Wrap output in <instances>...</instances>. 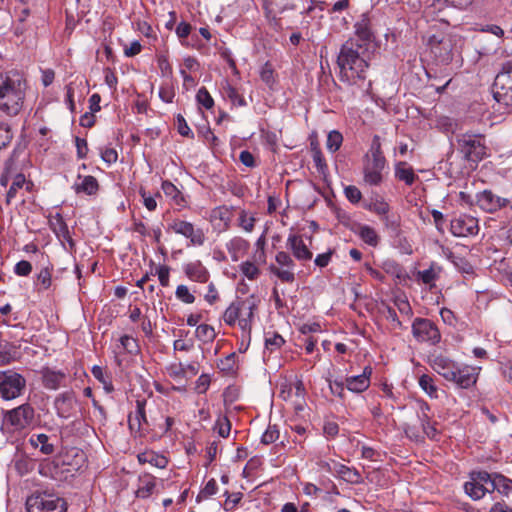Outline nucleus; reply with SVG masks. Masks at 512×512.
I'll use <instances>...</instances> for the list:
<instances>
[{
	"label": "nucleus",
	"instance_id": "f257e3e1",
	"mask_svg": "<svg viewBox=\"0 0 512 512\" xmlns=\"http://www.w3.org/2000/svg\"><path fill=\"white\" fill-rule=\"evenodd\" d=\"M375 50L361 46L356 40L345 41L337 57L340 80L349 85H360L366 80V72Z\"/></svg>",
	"mask_w": 512,
	"mask_h": 512
},
{
	"label": "nucleus",
	"instance_id": "f03ea898",
	"mask_svg": "<svg viewBox=\"0 0 512 512\" xmlns=\"http://www.w3.org/2000/svg\"><path fill=\"white\" fill-rule=\"evenodd\" d=\"M26 90L24 73L10 70L0 74V116H17L23 109Z\"/></svg>",
	"mask_w": 512,
	"mask_h": 512
},
{
	"label": "nucleus",
	"instance_id": "7ed1b4c3",
	"mask_svg": "<svg viewBox=\"0 0 512 512\" xmlns=\"http://www.w3.org/2000/svg\"><path fill=\"white\" fill-rule=\"evenodd\" d=\"M386 166V159L381 149L380 137L375 135L369 152L364 157L363 174L365 183L378 186L383 181L382 172Z\"/></svg>",
	"mask_w": 512,
	"mask_h": 512
},
{
	"label": "nucleus",
	"instance_id": "20e7f679",
	"mask_svg": "<svg viewBox=\"0 0 512 512\" xmlns=\"http://www.w3.org/2000/svg\"><path fill=\"white\" fill-rule=\"evenodd\" d=\"M458 151L463 158L475 164H478L488 156V148L485 142V136L474 133H461L456 136Z\"/></svg>",
	"mask_w": 512,
	"mask_h": 512
},
{
	"label": "nucleus",
	"instance_id": "39448f33",
	"mask_svg": "<svg viewBox=\"0 0 512 512\" xmlns=\"http://www.w3.org/2000/svg\"><path fill=\"white\" fill-rule=\"evenodd\" d=\"M254 309V303L249 301L232 302L223 314L224 322L233 326L238 321L241 330L250 336Z\"/></svg>",
	"mask_w": 512,
	"mask_h": 512
},
{
	"label": "nucleus",
	"instance_id": "423d86ee",
	"mask_svg": "<svg viewBox=\"0 0 512 512\" xmlns=\"http://www.w3.org/2000/svg\"><path fill=\"white\" fill-rule=\"evenodd\" d=\"M494 99L512 112V60L502 65L501 71L496 75L493 83Z\"/></svg>",
	"mask_w": 512,
	"mask_h": 512
},
{
	"label": "nucleus",
	"instance_id": "0eeeda50",
	"mask_svg": "<svg viewBox=\"0 0 512 512\" xmlns=\"http://www.w3.org/2000/svg\"><path fill=\"white\" fill-rule=\"evenodd\" d=\"M27 512H66V502L57 495L35 493L26 500Z\"/></svg>",
	"mask_w": 512,
	"mask_h": 512
},
{
	"label": "nucleus",
	"instance_id": "6e6552de",
	"mask_svg": "<svg viewBox=\"0 0 512 512\" xmlns=\"http://www.w3.org/2000/svg\"><path fill=\"white\" fill-rule=\"evenodd\" d=\"M26 388V379L14 370L0 372V397L13 400L21 396Z\"/></svg>",
	"mask_w": 512,
	"mask_h": 512
},
{
	"label": "nucleus",
	"instance_id": "1a4fd4ad",
	"mask_svg": "<svg viewBox=\"0 0 512 512\" xmlns=\"http://www.w3.org/2000/svg\"><path fill=\"white\" fill-rule=\"evenodd\" d=\"M35 418V410L29 403L4 412L3 426L9 425L13 431H20L29 427Z\"/></svg>",
	"mask_w": 512,
	"mask_h": 512
},
{
	"label": "nucleus",
	"instance_id": "9d476101",
	"mask_svg": "<svg viewBox=\"0 0 512 512\" xmlns=\"http://www.w3.org/2000/svg\"><path fill=\"white\" fill-rule=\"evenodd\" d=\"M348 40H356L361 46L373 49L376 51V32L371 16L368 13H363L354 24V37Z\"/></svg>",
	"mask_w": 512,
	"mask_h": 512
},
{
	"label": "nucleus",
	"instance_id": "9b49d317",
	"mask_svg": "<svg viewBox=\"0 0 512 512\" xmlns=\"http://www.w3.org/2000/svg\"><path fill=\"white\" fill-rule=\"evenodd\" d=\"M428 46L436 61L448 64L452 60V51L455 46L454 37L447 34H434L429 37Z\"/></svg>",
	"mask_w": 512,
	"mask_h": 512
},
{
	"label": "nucleus",
	"instance_id": "f8f14e48",
	"mask_svg": "<svg viewBox=\"0 0 512 512\" xmlns=\"http://www.w3.org/2000/svg\"><path fill=\"white\" fill-rule=\"evenodd\" d=\"M295 262L289 253L279 251L275 256V263L269 267L270 272L284 283H293L295 281Z\"/></svg>",
	"mask_w": 512,
	"mask_h": 512
},
{
	"label": "nucleus",
	"instance_id": "ddd939ff",
	"mask_svg": "<svg viewBox=\"0 0 512 512\" xmlns=\"http://www.w3.org/2000/svg\"><path fill=\"white\" fill-rule=\"evenodd\" d=\"M412 334L417 341L437 344L440 342L441 334L438 327L427 318H415L412 323Z\"/></svg>",
	"mask_w": 512,
	"mask_h": 512
},
{
	"label": "nucleus",
	"instance_id": "4468645a",
	"mask_svg": "<svg viewBox=\"0 0 512 512\" xmlns=\"http://www.w3.org/2000/svg\"><path fill=\"white\" fill-rule=\"evenodd\" d=\"M510 203V199L501 197L489 189L476 194V205L486 213L494 214L508 207Z\"/></svg>",
	"mask_w": 512,
	"mask_h": 512
},
{
	"label": "nucleus",
	"instance_id": "2eb2a0df",
	"mask_svg": "<svg viewBox=\"0 0 512 512\" xmlns=\"http://www.w3.org/2000/svg\"><path fill=\"white\" fill-rule=\"evenodd\" d=\"M168 231L180 234L190 240V244L194 246H202L205 242V235L200 228H195L190 222L174 219L168 224Z\"/></svg>",
	"mask_w": 512,
	"mask_h": 512
},
{
	"label": "nucleus",
	"instance_id": "dca6fc26",
	"mask_svg": "<svg viewBox=\"0 0 512 512\" xmlns=\"http://www.w3.org/2000/svg\"><path fill=\"white\" fill-rule=\"evenodd\" d=\"M479 229L478 219L467 214H461L450 221V232L455 237L475 236Z\"/></svg>",
	"mask_w": 512,
	"mask_h": 512
},
{
	"label": "nucleus",
	"instance_id": "f3484780",
	"mask_svg": "<svg viewBox=\"0 0 512 512\" xmlns=\"http://www.w3.org/2000/svg\"><path fill=\"white\" fill-rule=\"evenodd\" d=\"M78 400L73 391H65L58 394L54 400V408L57 416L68 419L74 416Z\"/></svg>",
	"mask_w": 512,
	"mask_h": 512
},
{
	"label": "nucleus",
	"instance_id": "a211bd4d",
	"mask_svg": "<svg viewBox=\"0 0 512 512\" xmlns=\"http://www.w3.org/2000/svg\"><path fill=\"white\" fill-rule=\"evenodd\" d=\"M480 368L469 365L455 367V379H449L461 389H469L477 382Z\"/></svg>",
	"mask_w": 512,
	"mask_h": 512
},
{
	"label": "nucleus",
	"instance_id": "6ab92c4d",
	"mask_svg": "<svg viewBox=\"0 0 512 512\" xmlns=\"http://www.w3.org/2000/svg\"><path fill=\"white\" fill-rule=\"evenodd\" d=\"M432 369L444 379H455V367L457 363L442 354H432L429 358Z\"/></svg>",
	"mask_w": 512,
	"mask_h": 512
},
{
	"label": "nucleus",
	"instance_id": "aec40b11",
	"mask_svg": "<svg viewBox=\"0 0 512 512\" xmlns=\"http://www.w3.org/2000/svg\"><path fill=\"white\" fill-rule=\"evenodd\" d=\"M42 385L49 390H57L66 386L67 373L49 367H43L40 371Z\"/></svg>",
	"mask_w": 512,
	"mask_h": 512
},
{
	"label": "nucleus",
	"instance_id": "412c9836",
	"mask_svg": "<svg viewBox=\"0 0 512 512\" xmlns=\"http://www.w3.org/2000/svg\"><path fill=\"white\" fill-rule=\"evenodd\" d=\"M286 247L291 250L293 256L299 261H309L313 254L304 243L302 236L290 234L287 238Z\"/></svg>",
	"mask_w": 512,
	"mask_h": 512
},
{
	"label": "nucleus",
	"instance_id": "4be33fe9",
	"mask_svg": "<svg viewBox=\"0 0 512 512\" xmlns=\"http://www.w3.org/2000/svg\"><path fill=\"white\" fill-rule=\"evenodd\" d=\"M371 367L364 368L363 373L345 378L346 389L353 393H362L370 386Z\"/></svg>",
	"mask_w": 512,
	"mask_h": 512
},
{
	"label": "nucleus",
	"instance_id": "5701e85b",
	"mask_svg": "<svg viewBox=\"0 0 512 512\" xmlns=\"http://www.w3.org/2000/svg\"><path fill=\"white\" fill-rule=\"evenodd\" d=\"M183 271L188 279L198 283H206L210 277L209 271L200 260L185 264Z\"/></svg>",
	"mask_w": 512,
	"mask_h": 512
},
{
	"label": "nucleus",
	"instance_id": "b1692460",
	"mask_svg": "<svg viewBox=\"0 0 512 512\" xmlns=\"http://www.w3.org/2000/svg\"><path fill=\"white\" fill-rule=\"evenodd\" d=\"M332 469L334 470L335 475L347 483L354 485L363 483V478L360 472L354 467H348L344 464L333 461Z\"/></svg>",
	"mask_w": 512,
	"mask_h": 512
},
{
	"label": "nucleus",
	"instance_id": "393cba45",
	"mask_svg": "<svg viewBox=\"0 0 512 512\" xmlns=\"http://www.w3.org/2000/svg\"><path fill=\"white\" fill-rule=\"evenodd\" d=\"M145 400L136 401V411L134 415H130L128 419L129 429L131 431L140 432L144 424H148L145 414Z\"/></svg>",
	"mask_w": 512,
	"mask_h": 512
},
{
	"label": "nucleus",
	"instance_id": "a878e982",
	"mask_svg": "<svg viewBox=\"0 0 512 512\" xmlns=\"http://www.w3.org/2000/svg\"><path fill=\"white\" fill-rule=\"evenodd\" d=\"M156 487V478L151 474H144L138 478V487L135 492L137 498L146 499L152 495Z\"/></svg>",
	"mask_w": 512,
	"mask_h": 512
},
{
	"label": "nucleus",
	"instance_id": "bb28decb",
	"mask_svg": "<svg viewBox=\"0 0 512 512\" xmlns=\"http://www.w3.org/2000/svg\"><path fill=\"white\" fill-rule=\"evenodd\" d=\"M395 177L408 186H411L418 179L413 168L407 162L402 161L395 164Z\"/></svg>",
	"mask_w": 512,
	"mask_h": 512
},
{
	"label": "nucleus",
	"instance_id": "cd10ccee",
	"mask_svg": "<svg viewBox=\"0 0 512 512\" xmlns=\"http://www.w3.org/2000/svg\"><path fill=\"white\" fill-rule=\"evenodd\" d=\"M78 179L81 180L79 183L74 184V189L76 193H85L87 195H95L99 190V184L97 179L94 176L88 175L78 176Z\"/></svg>",
	"mask_w": 512,
	"mask_h": 512
},
{
	"label": "nucleus",
	"instance_id": "c85d7f7f",
	"mask_svg": "<svg viewBox=\"0 0 512 512\" xmlns=\"http://www.w3.org/2000/svg\"><path fill=\"white\" fill-rule=\"evenodd\" d=\"M30 444L34 448H38L44 455H51L55 451V446L50 442V437L46 434L32 435L29 439Z\"/></svg>",
	"mask_w": 512,
	"mask_h": 512
},
{
	"label": "nucleus",
	"instance_id": "c756f323",
	"mask_svg": "<svg viewBox=\"0 0 512 512\" xmlns=\"http://www.w3.org/2000/svg\"><path fill=\"white\" fill-rule=\"evenodd\" d=\"M226 248L233 261H238L249 248V242L242 237H234L227 244Z\"/></svg>",
	"mask_w": 512,
	"mask_h": 512
},
{
	"label": "nucleus",
	"instance_id": "7c9ffc66",
	"mask_svg": "<svg viewBox=\"0 0 512 512\" xmlns=\"http://www.w3.org/2000/svg\"><path fill=\"white\" fill-rule=\"evenodd\" d=\"M429 411L430 407L426 402L419 403L418 418L421 426L428 437H434L436 429L431 425Z\"/></svg>",
	"mask_w": 512,
	"mask_h": 512
},
{
	"label": "nucleus",
	"instance_id": "2f4dec72",
	"mask_svg": "<svg viewBox=\"0 0 512 512\" xmlns=\"http://www.w3.org/2000/svg\"><path fill=\"white\" fill-rule=\"evenodd\" d=\"M464 489L466 494H468L474 500L481 499L486 493L493 492V490L488 488V486H482L473 479L465 483Z\"/></svg>",
	"mask_w": 512,
	"mask_h": 512
},
{
	"label": "nucleus",
	"instance_id": "473e14b6",
	"mask_svg": "<svg viewBox=\"0 0 512 512\" xmlns=\"http://www.w3.org/2000/svg\"><path fill=\"white\" fill-rule=\"evenodd\" d=\"M18 348L10 343L0 344V366L8 365L18 358Z\"/></svg>",
	"mask_w": 512,
	"mask_h": 512
},
{
	"label": "nucleus",
	"instance_id": "72a5a7b5",
	"mask_svg": "<svg viewBox=\"0 0 512 512\" xmlns=\"http://www.w3.org/2000/svg\"><path fill=\"white\" fill-rule=\"evenodd\" d=\"M359 236L361 239L372 247H376L379 243V236L374 228L362 225L359 229Z\"/></svg>",
	"mask_w": 512,
	"mask_h": 512
},
{
	"label": "nucleus",
	"instance_id": "f704fd0d",
	"mask_svg": "<svg viewBox=\"0 0 512 512\" xmlns=\"http://www.w3.org/2000/svg\"><path fill=\"white\" fill-rule=\"evenodd\" d=\"M196 337L198 340L203 343H210L216 337V332L214 328L208 324H200L196 327L195 331Z\"/></svg>",
	"mask_w": 512,
	"mask_h": 512
},
{
	"label": "nucleus",
	"instance_id": "c9c22d12",
	"mask_svg": "<svg viewBox=\"0 0 512 512\" xmlns=\"http://www.w3.org/2000/svg\"><path fill=\"white\" fill-rule=\"evenodd\" d=\"M222 92H223V95L226 98H228L232 104L238 105V106L246 105L244 98L238 93L236 88H234L232 85H230L227 81L225 82V85H223Z\"/></svg>",
	"mask_w": 512,
	"mask_h": 512
},
{
	"label": "nucleus",
	"instance_id": "e433bc0d",
	"mask_svg": "<svg viewBox=\"0 0 512 512\" xmlns=\"http://www.w3.org/2000/svg\"><path fill=\"white\" fill-rule=\"evenodd\" d=\"M138 461L140 463H150L158 468H165L168 461L164 456L157 455V454H147V453H141L138 455Z\"/></svg>",
	"mask_w": 512,
	"mask_h": 512
},
{
	"label": "nucleus",
	"instance_id": "4c0bfd02",
	"mask_svg": "<svg viewBox=\"0 0 512 512\" xmlns=\"http://www.w3.org/2000/svg\"><path fill=\"white\" fill-rule=\"evenodd\" d=\"M512 488V480L506 478L503 475L495 474L494 483H492L491 489L498 490L500 493L508 494Z\"/></svg>",
	"mask_w": 512,
	"mask_h": 512
},
{
	"label": "nucleus",
	"instance_id": "58836bf2",
	"mask_svg": "<svg viewBox=\"0 0 512 512\" xmlns=\"http://www.w3.org/2000/svg\"><path fill=\"white\" fill-rule=\"evenodd\" d=\"M256 218L249 214L246 210L239 212L238 226L245 232H252L255 226Z\"/></svg>",
	"mask_w": 512,
	"mask_h": 512
},
{
	"label": "nucleus",
	"instance_id": "ea45409f",
	"mask_svg": "<svg viewBox=\"0 0 512 512\" xmlns=\"http://www.w3.org/2000/svg\"><path fill=\"white\" fill-rule=\"evenodd\" d=\"M342 142V134L337 130H332L328 133L326 147L330 152L334 153L340 149Z\"/></svg>",
	"mask_w": 512,
	"mask_h": 512
},
{
	"label": "nucleus",
	"instance_id": "a19ab883",
	"mask_svg": "<svg viewBox=\"0 0 512 512\" xmlns=\"http://www.w3.org/2000/svg\"><path fill=\"white\" fill-rule=\"evenodd\" d=\"M26 179L23 174H17L7 192L6 202L10 204L11 201L16 197L18 190H20L25 184Z\"/></svg>",
	"mask_w": 512,
	"mask_h": 512
},
{
	"label": "nucleus",
	"instance_id": "79ce46f5",
	"mask_svg": "<svg viewBox=\"0 0 512 512\" xmlns=\"http://www.w3.org/2000/svg\"><path fill=\"white\" fill-rule=\"evenodd\" d=\"M52 283V275L49 268L45 267L37 274L35 285L39 286L38 290H47Z\"/></svg>",
	"mask_w": 512,
	"mask_h": 512
},
{
	"label": "nucleus",
	"instance_id": "37998d69",
	"mask_svg": "<svg viewBox=\"0 0 512 512\" xmlns=\"http://www.w3.org/2000/svg\"><path fill=\"white\" fill-rule=\"evenodd\" d=\"M284 342L283 337L278 333H267L265 336V348L271 352L281 348Z\"/></svg>",
	"mask_w": 512,
	"mask_h": 512
},
{
	"label": "nucleus",
	"instance_id": "c03bdc74",
	"mask_svg": "<svg viewBox=\"0 0 512 512\" xmlns=\"http://www.w3.org/2000/svg\"><path fill=\"white\" fill-rule=\"evenodd\" d=\"M240 271L249 280H256L260 275V270L255 263L251 261H245L240 265Z\"/></svg>",
	"mask_w": 512,
	"mask_h": 512
},
{
	"label": "nucleus",
	"instance_id": "a18cd8bd",
	"mask_svg": "<svg viewBox=\"0 0 512 512\" xmlns=\"http://www.w3.org/2000/svg\"><path fill=\"white\" fill-rule=\"evenodd\" d=\"M419 385L430 397H437V387L429 375L423 374L419 378Z\"/></svg>",
	"mask_w": 512,
	"mask_h": 512
},
{
	"label": "nucleus",
	"instance_id": "49530a36",
	"mask_svg": "<svg viewBox=\"0 0 512 512\" xmlns=\"http://www.w3.org/2000/svg\"><path fill=\"white\" fill-rule=\"evenodd\" d=\"M120 343L123 349L129 354L135 355L140 351L137 340L129 335L122 336L120 338Z\"/></svg>",
	"mask_w": 512,
	"mask_h": 512
},
{
	"label": "nucleus",
	"instance_id": "de8ad7c7",
	"mask_svg": "<svg viewBox=\"0 0 512 512\" xmlns=\"http://www.w3.org/2000/svg\"><path fill=\"white\" fill-rule=\"evenodd\" d=\"M198 104L206 109H211L214 106V100L205 87H201L196 94Z\"/></svg>",
	"mask_w": 512,
	"mask_h": 512
},
{
	"label": "nucleus",
	"instance_id": "09e8293b",
	"mask_svg": "<svg viewBox=\"0 0 512 512\" xmlns=\"http://www.w3.org/2000/svg\"><path fill=\"white\" fill-rule=\"evenodd\" d=\"M231 210L232 207H217L213 210V217L221 220L224 223L225 228H228L231 222Z\"/></svg>",
	"mask_w": 512,
	"mask_h": 512
},
{
	"label": "nucleus",
	"instance_id": "8fccbe9b",
	"mask_svg": "<svg viewBox=\"0 0 512 512\" xmlns=\"http://www.w3.org/2000/svg\"><path fill=\"white\" fill-rule=\"evenodd\" d=\"M178 300L185 304H192L195 302V296L189 291L186 285H178L175 291Z\"/></svg>",
	"mask_w": 512,
	"mask_h": 512
},
{
	"label": "nucleus",
	"instance_id": "3c124183",
	"mask_svg": "<svg viewBox=\"0 0 512 512\" xmlns=\"http://www.w3.org/2000/svg\"><path fill=\"white\" fill-rule=\"evenodd\" d=\"M312 158H313V162L319 172L324 173L328 169L325 158H324L322 151L319 147L312 148Z\"/></svg>",
	"mask_w": 512,
	"mask_h": 512
},
{
	"label": "nucleus",
	"instance_id": "603ef678",
	"mask_svg": "<svg viewBox=\"0 0 512 512\" xmlns=\"http://www.w3.org/2000/svg\"><path fill=\"white\" fill-rule=\"evenodd\" d=\"M328 382H329V388H330L331 393L341 399H344L345 388H346L345 380L343 381V380H338V379H335V380L328 379Z\"/></svg>",
	"mask_w": 512,
	"mask_h": 512
},
{
	"label": "nucleus",
	"instance_id": "864d4df0",
	"mask_svg": "<svg viewBox=\"0 0 512 512\" xmlns=\"http://www.w3.org/2000/svg\"><path fill=\"white\" fill-rule=\"evenodd\" d=\"M365 207L378 215H383L384 217L388 214L390 209L389 204L384 200H376L368 205H365Z\"/></svg>",
	"mask_w": 512,
	"mask_h": 512
},
{
	"label": "nucleus",
	"instance_id": "5fc2aeb1",
	"mask_svg": "<svg viewBox=\"0 0 512 512\" xmlns=\"http://www.w3.org/2000/svg\"><path fill=\"white\" fill-rule=\"evenodd\" d=\"M279 438V430L276 425H269L261 437L263 444L274 443Z\"/></svg>",
	"mask_w": 512,
	"mask_h": 512
},
{
	"label": "nucleus",
	"instance_id": "6e6d98bb",
	"mask_svg": "<svg viewBox=\"0 0 512 512\" xmlns=\"http://www.w3.org/2000/svg\"><path fill=\"white\" fill-rule=\"evenodd\" d=\"M471 479H473L474 481H476L478 484H480L482 486H485V484L492 485V483H494V475H491L486 471L473 472L471 474Z\"/></svg>",
	"mask_w": 512,
	"mask_h": 512
},
{
	"label": "nucleus",
	"instance_id": "4d7b16f0",
	"mask_svg": "<svg viewBox=\"0 0 512 512\" xmlns=\"http://www.w3.org/2000/svg\"><path fill=\"white\" fill-rule=\"evenodd\" d=\"M344 193L346 198L353 204L358 203L362 198L361 191L354 185L346 186Z\"/></svg>",
	"mask_w": 512,
	"mask_h": 512
},
{
	"label": "nucleus",
	"instance_id": "13d9d810",
	"mask_svg": "<svg viewBox=\"0 0 512 512\" xmlns=\"http://www.w3.org/2000/svg\"><path fill=\"white\" fill-rule=\"evenodd\" d=\"M176 121H177V130L180 135L185 136V137H193V133L191 132L185 118L181 114L177 115Z\"/></svg>",
	"mask_w": 512,
	"mask_h": 512
},
{
	"label": "nucleus",
	"instance_id": "bf43d9fd",
	"mask_svg": "<svg viewBox=\"0 0 512 512\" xmlns=\"http://www.w3.org/2000/svg\"><path fill=\"white\" fill-rule=\"evenodd\" d=\"M31 271L32 265L29 261L26 260L19 261L14 267V272L18 276H28Z\"/></svg>",
	"mask_w": 512,
	"mask_h": 512
},
{
	"label": "nucleus",
	"instance_id": "052dcab7",
	"mask_svg": "<svg viewBox=\"0 0 512 512\" xmlns=\"http://www.w3.org/2000/svg\"><path fill=\"white\" fill-rule=\"evenodd\" d=\"M217 429H218V434L221 437L226 438V437L229 436L230 430H231V424H230V421L228 420L227 417H223L221 419H218V421H217Z\"/></svg>",
	"mask_w": 512,
	"mask_h": 512
},
{
	"label": "nucleus",
	"instance_id": "680f3d73",
	"mask_svg": "<svg viewBox=\"0 0 512 512\" xmlns=\"http://www.w3.org/2000/svg\"><path fill=\"white\" fill-rule=\"evenodd\" d=\"M162 190L166 196H169L175 200L180 195V191L177 189V187L168 180L162 182Z\"/></svg>",
	"mask_w": 512,
	"mask_h": 512
},
{
	"label": "nucleus",
	"instance_id": "e2e57ef3",
	"mask_svg": "<svg viewBox=\"0 0 512 512\" xmlns=\"http://www.w3.org/2000/svg\"><path fill=\"white\" fill-rule=\"evenodd\" d=\"M160 284L163 287L169 285L170 268L166 265L159 266L156 271Z\"/></svg>",
	"mask_w": 512,
	"mask_h": 512
},
{
	"label": "nucleus",
	"instance_id": "0e129e2a",
	"mask_svg": "<svg viewBox=\"0 0 512 512\" xmlns=\"http://www.w3.org/2000/svg\"><path fill=\"white\" fill-rule=\"evenodd\" d=\"M217 492V483L215 479H210L205 487L201 490L200 494L198 495V498L200 497H210L214 495Z\"/></svg>",
	"mask_w": 512,
	"mask_h": 512
},
{
	"label": "nucleus",
	"instance_id": "69168bd1",
	"mask_svg": "<svg viewBox=\"0 0 512 512\" xmlns=\"http://www.w3.org/2000/svg\"><path fill=\"white\" fill-rule=\"evenodd\" d=\"M418 277L424 284H431L436 279L437 274L434 269L430 267L429 269L419 271Z\"/></svg>",
	"mask_w": 512,
	"mask_h": 512
},
{
	"label": "nucleus",
	"instance_id": "338daca9",
	"mask_svg": "<svg viewBox=\"0 0 512 512\" xmlns=\"http://www.w3.org/2000/svg\"><path fill=\"white\" fill-rule=\"evenodd\" d=\"M75 145H76V148H77V156H78V158H80V159L85 158L87 153H88V144H87L86 139L80 138V137H76L75 138Z\"/></svg>",
	"mask_w": 512,
	"mask_h": 512
},
{
	"label": "nucleus",
	"instance_id": "774afa93",
	"mask_svg": "<svg viewBox=\"0 0 512 512\" xmlns=\"http://www.w3.org/2000/svg\"><path fill=\"white\" fill-rule=\"evenodd\" d=\"M225 495H227V499L225 501L226 510H230L235 507L242 499V493L240 492L229 494L228 491H226Z\"/></svg>",
	"mask_w": 512,
	"mask_h": 512
}]
</instances>
